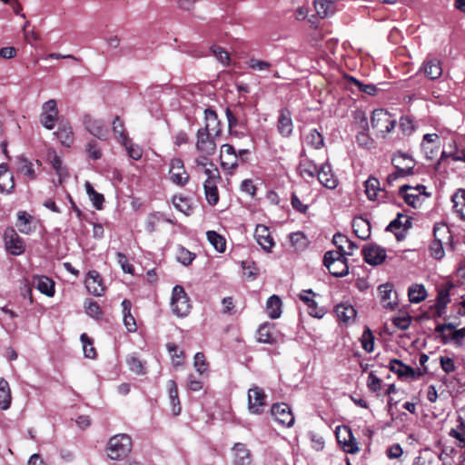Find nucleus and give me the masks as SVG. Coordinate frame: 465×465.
I'll return each instance as SVG.
<instances>
[{"mask_svg":"<svg viewBox=\"0 0 465 465\" xmlns=\"http://www.w3.org/2000/svg\"><path fill=\"white\" fill-rule=\"evenodd\" d=\"M173 204L174 207L184 213L185 215H190L192 213L193 208L189 203V201L185 197L174 195L173 197Z\"/></svg>","mask_w":465,"mask_h":465,"instance_id":"nucleus-47","label":"nucleus"},{"mask_svg":"<svg viewBox=\"0 0 465 465\" xmlns=\"http://www.w3.org/2000/svg\"><path fill=\"white\" fill-rule=\"evenodd\" d=\"M47 158L54 169L56 174L59 176V183H62L64 178L68 176L66 168L63 166L62 159L54 150H49L47 153Z\"/></svg>","mask_w":465,"mask_h":465,"instance_id":"nucleus-26","label":"nucleus"},{"mask_svg":"<svg viewBox=\"0 0 465 465\" xmlns=\"http://www.w3.org/2000/svg\"><path fill=\"white\" fill-rule=\"evenodd\" d=\"M430 255L437 259L440 260L444 257L445 252L443 249V242H440V240H433L430 246Z\"/></svg>","mask_w":465,"mask_h":465,"instance_id":"nucleus-61","label":"nucleus"},{"mask_svg":"<svg viewBox=\"0 0 465 465\" xmlns=\"http://www.w3.org/2000/svg\"><path fill=\"white\" fill-rule=\"evenodd\" d=\"M215 138V136H213L208 133H203L198 130L195 143L197 152L203 155H213L217 148Z\"/></svg>","mask_w":465,"mask_h":465,"instance_id":"nucleus-7","label":"nucleus"},{"mask_svg":"<svg viewBox=\"0 0 465 465\" xmlns=\"http://www.w3.org/2000/svg\"><path fill=\"white\" fill-rule=\"evenodd\" d=\"M409 189H411L410 185H402L400 187L399 193L402 195L405 203L408 205L415 208L417 204L420 203V195L416 193H407V190Z\"/></svg>","mask_w":465,"mask_h":465,"instance_id":"nucleus-46","label":"nucleus"},{"mask_svg":"<svg viewBox=\"0 0 465 465\" xmlns=\"http://www.w3.org/2000/svg\"><path fill=\"white\" fill-rule=\"evenodd\" d=\"M318 180L325 187L333 189L337 186V179L331 173V165L326 163L318 170Z\"/></svg>","mask_w":465,"mask_h":465,"instance_id":"nucleus-21","label":"nucleus"},{"mask_svg":"<svg viewBox=\"0 0 465 465\" xmlns=\"http://www.w3.org/2000/svg\"><path fill=\"white\" fill-rule=\"evenodd\" d=\"M58 117V108L56 101L50 99L44 103L41 109L40 123L41 124L48 129H54L56 120Z\"/></svg>","mask_w":465,"mask_h":465,"instance_id":"nucleus-6","label":"nucleus"},{"mask_svg":"<svg viewBox=\"0 0 465 465\" xmlns=\"http://www.w3.org/2000/svg\"><path fill=\"white\" fill-rule=\"evenodd\" d=\"M15 187L13 175L5 163L0 164V193H11Z\"/></svg>","mask_w":465,"mask_h":465,"instance_id":"nucleus-25","label":"nucleus"},{"mask_svg":"<svg viewBox=\"0 0 465 465\" xmlns=\"http://www.w3.org/2000/svg\"><path fill=\"white\" fill-rule=\"evenodd\" d=\"M315 293L312 290H303L300 293V299L307 305L308 312L311 316L322 319L326 311L322 307H319L317 302L313 300L312 296H314Z\"/></svg>","mask_w":465,"mask_h":465,"instance_id":"nucleus-17","label":"nucleus"},{"mask_svg":"<svg viewBox=\"0 0 465 465\" xmlns=\"http://www.w3.org/2000/svg\"><path fill=\"white\" fill-rule=\"evenodd\" d=\"M85 312L93 317L98 319L102 315V310L96 302L86 300L84 302Z\"/></svg>","mask_w":465,"mask_h":465,"instance_id":"nucleus-57","label":"nucleus"},{"mask_svg":"<svg viewBox=\"0 0 465 465\" xmlns=\"http://www.w3.org/2000/svg\"><path fill=\"white\" fill-rule=\"evenodd\" d=\"M40 292L52 297L54 294V282L46 276H36L32 282Z\"/></svg>","mask_w":465,"mask_h":465,"instance_id":"nucleus-24","label":"nucleus"},{"mask_svg":"<svg viewBox=\"0 0 465 465\" xmlns=\"http://www.w3.org/2000/svg\"><path fill=\"white\" fill-rule=\"evenodd\" d=\"M266 312L270 318L278 319L282 314V301L279 296L272 295L266 302Z\"/></svg>","mask_w":465,"mask_h":465,"instance_id":"nucleus-32","label":"nucleus"},{"mask_svg":"<svg viewBox=\"0 0 465 465\" xmlns=\"http://www.w3.org/2000/svg\"><path fill=\"white\" fill-rule=\"evenodd\" d=\"M12 396L8 382L0 378V409L7 410L11 405Z\"/></svg>","mask_w":465,"mask_h":465,"instance_id":"nucleus-34","label":"nucleus"},{"mask_svg":"<svg viewBox=\"0 0 465 465\" xmlns=\"http://www.w3.org/2000/svg\"><path fill=\"white\" fill-rule=\"evenodd\" d=\"M314 7L317 15L321 18H325L330 15H332L336 11L333 0H315Z\"/></svg>","mask_w":465,"mask_h":465,"instance_id":"nucleus-30","label":"nucleus"},{"mask_svg":"<svg viewBox=\"0 0 465 465\" xmlns=\"http://www.w3.org/2000/svg\"><path fill=\"white\" fill-rule=\"evenodd\" d=\"M204 120L205 124L199 131L219 137L222 134V127L217 114L213 110L207 108L204 110Z\"/></svg>","mask_w":465,"mask_h":465,"instance_id":"nucleus-13","label":"nucleus"},{"mask_svg":"<svg viewBox=\"0 0 465 465\" xmlns=\"http://www.w3.org/2000/svg\"><path fill=\"white\" fill-rule=\"evenodd\" d=\"M122 144L125 147V150L130 158L134 160L141 159L143 155V150L139 145L133 143L129 139H127L125 143H123Z\"/></svg>","mask_w":465,"mask_h":465,"instance_id":"nucleus-51","label":"nucleus"},{"mask_svg":"<svg viewBox=\"0 0 465 465\" xmlns=\"http://www.w3.org/2000/svg\"><path fill=\"white\" fill-rule=\"evenodd\" d=\"M427 296V290L423 284L413 283L408 289V297L411 303H420L424 301Z\"/></svg>","mask_w":465,"mask_h":465,"instance_id":"nucleus-28","label":"nucleus"},{"mask_svg":"<svg viewBox=\"0 0 465 465\" xmlns=\"http://www.w3.org/2000/svg\"><path fill=\"white\" fill-rule=\"evenodd\" d=\"M421 70L428 78L431 80L438 79L442 74L441 62L438 58L428 57L423 62Z\"/></svg>","mask_w":465,"mask_h":465,"instance_id":"nucleus-20","label":"nucleus"},{"mask_svg":"<svg viewBox=\"0 0 465 465\" xmlns=\"http://www.w3.org/2000/svg\"><path fill=\"white\" fill-rule=\"evenodd\" d=\"M393 286L391 283H383L378 287L381 302L384 308L392 310L396 307L397 302L391 301Z\"/></svg>","mask_w":465,"mask_h":465,"instance_id":"nucleus-23","label":"nucleus"},{"mask_svg":"<svg viewBox=\"0 0 465 465\" xmlns=\"http://www.w3.org/2000/svg\"><path fill=\"white\" fill-rule=\"evenodd\" d=\"M290 242L292 246L297 250L303 249L307 244L305 235L301 232H292L290 234Z\"/></svg>","mask_w":465,"mask_h":465,"instance_id":"nucleus-58","label":"nucleus"},{"mask_svg":"<svg viewBox=\"0 0 465 465\" xmlns=\"http://www.w3.org/2000/svg\"><path fill=\"white\" fill-rule=\"evenodd\" d=\"M364 186L367 198L371 201L376 200L378 193L383 192V190L380 186V181L372 176H371L367 181H365Z\"/></svg>","mask_w":465,"mask_h":465,"instance_id":"nucleus-36","label":"nucleus"},{"mask_svg":"<svg viewBox=\"0 0 465 465\" xmlns=\"http://www.w3.org/2000/svg\"><path fill=\"white\" fill-rule=\"evenodd\" d=\"M434 240H440V242L450 241L451 238L450 232L448 226L444 223H436L433 228Z\"/></svg>","mask_w":465,"mask_h":465,"instance_id":"nucleus-45","label":"nucleus"},{"mask_svg":"<svg viewBox=\"0 0 465 465\" xmlns=\"http://www.w3.org/2000/svg\"><path fill=\"white\" fill-rule=\"evenodd\" d=\"M389 367L390 370L396 373L400 378L417 379L422 376L427 371V368H425L424 371H420L419 369L416 371L413 368L405 365L401 361L397 359L391 360Z\"/></svg>","mask_w":465,"mask_h":465,"instance_id":"nucleus-11","label":"nucleus"},{"mask_svg":"<svg viewBox=\"0 0 465 465\" xmlns=\"http://www.w3.org/2000/svg\"><path fill=\"white\" fill-rule=\"evenodd\" d=\"M85 190L94 206L98 210L102 209L104 201V195L97 193L89 182L85 183Z\"/></svg>","mask_w":465,"mask_h":465,"instance_id":"nucleus-43","label":"nucleus"},{"mask_svg":"<svg viewBox=\"0 0 465 465\" xmlns=\"http://www.w3.org/2000/svg\"><path fill=\"white\" fill-rule=\"evenodd\" d=\"M271 413L275 420L286 427H292L294 423V416L287 403H274L271 408Z\"/></svg>","mask_w":465,"mask_h":465,"instance_id":"nucleus-10","label":"nucleus"},{"mask_svg":"<svg viewBox=\"0 0 465 465\" xmlns=\"http://www.w3.org/2000/svg\"><path fill=\"white\" fill-rule=\"evenodd\" d=\"M371 126L377 130V133L381 137H385L387 134L391 133L395 125L396 119L391 114L383 109H376L372 112L371 119Z\"/></svg>","mask_w":465,"mask_h":465,"instance_id":"nucleus-3","label":"nucleus"},{"mask_svg":"<svg viewBox=\"0 0 465 465\" xmlns=\"http://www.w3.org/2000/svg\"><path fill=\"white\" fill-rule=\"evenodd\" d=\"M453 211L457 215L465 221V189H459L452 195Z\"/></svg>","mask_w":465,"mask_h":465,"instance_id":"nucleus-31","label":"nucleus"},{"mask_svg":"<svg viewBox=\"0 0 465 465\" xmlns=\"http://www.w3.org/2000/svg\"><path fill=\"white\" fill-rule=\"evenodd\" d=\"M248 66L252 70L263 72L269 71L272 67V64L263 60H259L256 58H250L248 61Z\"/></svg>","mask_w":465,"mask_h":465,"instance_id":"nucleus-56","label":"nucleus"},{"mask_svg":"<svg viewBox=\"0 0 465 465\" xmlns=\"http://www.w3.org/2000/svg\"><path fill=\"white\" fill-rule=\"evenodd\" d=\"M323 264L335 277H343L349 272L347 260L342 252L329 251L323 257Z\"/></svg>","mask_w":465,"mask_h":465,"instance_id":"nucleus-2","label":"nucleus"},{"mask_svg":"<svg viewBox=\"0 0 465 465\" xmlns=\"http://www.w3.org/2000/svg\"><path fill=\"white\" fill-rule=\"evenodd\" d=\"M207 240L213 246V248L219 252H223L226 249L225 239L217 233L215 231H208L206 232Z\"/></svg>","mask_w":465,"mask_h":465,"instance_id":"nucleus-40","label":"nucleus"},{"mask_svg":"<svg viewBox=\"0 0 465 465\" xmlns=\"http://www.w3.org/2000/svg\"><path fill=\"white\" fill-rule=\"evenodd\" d=\"M304 140L308 146H311L314 149H320L324 144L323 137L322 134L317 131V129H311L305 135Z\"/></svg>","mask_w":465,"mask_h":465,"instance_id":"nucleus-39","label":"nucleus"},{"mask_svg":"<svg viewBox=\"0 0 465 465\" xmlns=\"http://www.w3.org/2000/svg\"><path fill=\"white\" fill-rule=\"evenodd\" d=\"M85 150L88 156L93 160H98L102 157L101 150L95 141H90L86 144Z\"/></svg>","mask_w":465,"mask_h":465,"instance_id":"nucleus-62","label":"nucleus"},{"mask_svg":"<svg viewBox=\"0 0 465 465\" xmlns=\"http://www.w3.org/2000/svg\"><path fill=\"white\" fill-rule=\"evenodd\" d=\"M7 251L13 255H20L25 252V242L13 228H6L4 233Z\"/></svg>","mask_w":465,"mask_h":465,"instance_id":"nucleus-8","label":"nucleus"},{"mask_svg":"<svg viewBox=\"0 0 465 465\" xmlns=\"http://www.w3.org/2000/svg\"><path fill=\"white\" fill-rule=\"evenodd\" d=\"M212 53L216 57V59L223 65L227 66L230 64V55L229 54L223 50L220 46H213Z\"/></svg>","mask_w":465,"mask_h":465,"instance_id":"nucleus-59","label":"nucleus"},{"mask_svg":"<svg viewBox=\"0 0 465 465\" xmlns=\"http://www.w3.org/2000/svg\"><path fill=\"white\" fill-rule=\"evenodd\" d=\"M267 395L258 386H252L248 390V410L252 414H261L266 405Z\"/></svg>","mask_w":465,"mask_h":465,"instance_id":"nucleus-5","label":"nucleus"},{"mask_svg":"<svg viewBox=\"0 0 465 465\" xmlns=\"http://www.w3.org/2000/svg\"><path fill=\"white\" fill-rule=\"evenodd\" d=\"M113 133L120 143H125L128 139L124 123L119 116H116L113 121Z\"/></svg>","mask_w":465,"mask_h":465,"instance_id":"nucleus-44","label":"nucleus"},{"mask_svg":"<svg viewBox=\"0 0 465 465\" xmlns=\"http://www.w3.org/2000/svg\"><path fill=\"white\" fill-rule=\"evenodd\" d=\"M61 143L64 146H70L74 141V134L70 125H60L58 130L54 133Z\"/></svg>","mask_w":465,"mask_h":465,"instance_id":"nucleus-38","label":"nucleus"},{"mask_svg":"<svg viewBox=\"0 0 465 465\" xmlns=\"http://www.w3.org/2000/svg\"><path fill=\"white\" fill-rule=\"evenodd\" d=\"M450 302V292L448 289H441L439 291L435 309L437 317H441L444 312L448 303Z\"/></svg>","mask_w":465,"mask_h":465,"instance_id":"nucleus-35","label":"nucleus"},{"mask_svg":"<svg viewBox=\"0 0 465 465\" xmlns=\"http://www.w3.org/2000/svg\"><path fill=\"white\" fill-rule=\"evenodd\" d=\"M17 171L25 175L28 179L33 180L36 177L35 163L24 156L17 158Z\"/></svg>","mask_w":465,"mask_h":465,"instance_id":"nucleus-33","label":"nucleus"},{"mask_svg":"<svg viewBox=\"0 0 465 465\" xmlns=\"http://www.w3.org/2000/svg\"><path fill=\"white\" fill-rule=\"evenodd\" d=\"M220 158L223 168L231 172L233 171L240 163L237 154L222 156Z\"/></svg>","mask_w":465,"mask_h":465,"instance_id":"nucleus-55","label":"nucleus"},{"mask_svg":"<svg viewBox=\"0 0 465 465\" xmlns=\"http://www.w3.org/2000/svg\"><path fill=\"white\" fill-rule=\"evenodd\" d=\"M169 175L172 183L179 186H184L190 178L184 169L183 162L179 158H174L171 161Z\"/></svg>","mask_w":465,"mask_h":465,"instance_id":"nucleus-9","label":"nucleus"},{"mask_svg":"<svg viewBox=\"0 0 465 465\" xmlns=\"http://www.w3.org/2000/svg\"><path fill=\"white\" fill-rule=\"evenodd\" d=\"M335 313L340 322H349L356 317V310L351 304L341 303L335 307Z\"/></svg>","mask_w":465,"mask_h":465,"instance_id":"nucleus-29","label":"nucleus"},{"mask_svg":"<svg viewBox=\"0 0 465 465\" xmlns=\"http://www.w3.org/2000/svg\"><path fill=\"white\" fill-rule=\"evenodd\" d=\"M336 437L339 444L345 452L355 454L360 450L358 442L349 428L344 427L342 430L337 431Z\"/></svg>","mask_w":465,"mask_h":465,"instance_id":"nucleus-12","label":"nucleus"},{"mask_svg":"<svg viewBox=\"0 0 465 465\" xmlns=\"http://www.w3.org/2000/svg\"><path fill=\"white\" fill-rule=\"evenodd\" d=\"M440 364L442 371L448 374L455 371V370H456L454 361H453V359H451L450 357L440 356Z\"/></svg>","mask_w":465,"mask_h":465,"instance_id":"nucleus-64","label":"nucleus"},{"mask_svg":"<svg viewBox=\"0 0 465 465\" xmlns=\"http://www.w3.org/2000/svg\"><path fill=\"white\" fill-rule=\"evenodd\" d=\"M81 341L83 342L84 356L89 359H94L96 356V351L90 338L85 333H83L81 335Z\"/></svg>","mask_w":465,"mask_h":465,"instance_id":"nucleus-53","label":"nucleus"},{"mask_svg":"<svg viewBox=\"0 0 465 465\" xmlns=\"http://www.w3.org/2000/svg\"><path fill=\"white\" fill-rule=\"evenodd\" d=\"M129 369L136 374H143L144 365L143 362L139 360L136 356L131 355L126 360Z\"/></svg>","mask_w":465,"mask_h":465,"instance_id":"nucleus-54","label":"nucleus"},{"mask_svg":"<svg viewBox=\"0 0 465 465\" xmlns=\"http://www.w3.org/2000/svg\"><path fill=\"white\" fill-rule=\"evenodd\" d=\"M439 135L437 134H426L423 136V141L421 143L422 151L426 153L427 158L431 159L434 150L439 148V145H435L434 147H430L429 144H435L439 142Z\"/></svg>","mask_w":465,"mask_h":465,"instance_id":"nucleus-37","label":"nucleus"},{"mask_svg":"<svg viewBox=\"0 0 465 465\" xmlns=\"http://www.w3.org/2000/svg\"><path fill=\"white\" fill-rule=\"evenodd\" d=\"M274 341L275 340L270 331V324L264 323L261 325L258 330V341L272 344Z\"/></svg>","mask_w":465,"mask_h":465,"instance_id":"nucleus-52","label":"nucleus"},{"mask_svg":"<svg viewBox=\"0 0 465 465\" xmlns=\"http://www.w3.org/2000/svg\"><path fill=\"white\" fill-rule=\"evenodd\" d=\"M235 458L234 465H252L250 451L242 443H235L233 447Z\"/></svg>","mask_w":465,"mask_h":465,"instance_id":"nucleus-27","label":"nucleus"},{"mask_svg":"<svg viewBox=\"0 0 465 465\" xmlns=\"http://www.w3.org/2000/svg\"><path fill=\"white\" fill-rule=\"evenodd\" d=\"M277 130L282 137H290L293 131L292 114L287 108L279 111L277 119Z\"/></svg>","mask_w":465,"mask_h":465,"instance_id":"nucleus-15","label":"nucleus"},{"mask_svg":"<svg viewBox=\"0 0 465 465\" xmlns=\"http://www.w3.org/2000/svg\"><path fill=\"white\" fill-rule=\"evenodd\" d=\"M171 307L173 312L179 317L186 316L190 312L189 298L184 289L180 285H175L173 289Z\"/></svg>","mask_w":465,"mask_h":465,"instance_id":"nucleus-4","label":"nucleus"},{"mask_svg":"<svg viewBox=\"0 0 465 465\" xmlns=\"http://www.w3.org/2000/svg\"><path fill=\"white\" fill-rule=\"evenodd\" d=\"M85 286L88 292L94 296H101L104 292L102 278L98 272L89 271L85 278Z\"/></svg>","mask_w":465,"mask_h":465,"instance_id":"nucleus-18","label":"nucleus"},{"mask_svg":"<svg viewBox=\"0 0 465 465\" xmlns=\"http://www.w3.org/2000/svg\"><path fill=\"white\" fill-rule=\"evenodd\" d=\"M448 147H454V151L450 153L451 159L454 162H462L465 163V149L461 148L460 149L457 145V143L455 141H451Z\"/></svg>","mask_w":465,"mask_h":465,"instance_id":"nucleus-63","label":"nucleus"},{"mask_svg":"<svg viewBox=\"0 0 465 465\" xmlns=\"http://www.w3.org/2000/svg\"><path fill=\"white\" fill-rule=\"evenodd\" d=\"M132 450V440L127 434H117L110 438L107 444V455L111 460L125 458Z\"/></svg>","mask_w":465,"mask_h":465,"instance_id":"nucleus-1","label":"nucleus"},{"mask_svg":"<svg viewBox=\"0 0 465 465\" xmlns=\"http://www.w3.org/2000/svg\"><path fill=\"white\" fill-rule=\"evenodd\" d=\"M318 167L312 162L301 163L298 168L299 173L302 178H313L317 176Z\"/></svg>","mask_w":465,"mask_h":465,"instance_id":"nucleus-42","label":"nucleus"},{"mask_svg":"<svg viewBox=\"0 0 465 465\" xmlns=\"http://www.w3.org/2000/svg\"><path fill=\"white\" fill-rule=\"evenodd\" d=\"M84 124L85 129L99 140L105 141L108 138L109 131L102 120L85 116Z\"/></svg>","mask_w":465,"mask_h":465,"instance_id":"nucleus-14","label":"nucleus"},{"mask_svg":"<svg viewBox=\"0 0 465 465\" xmlns=\"http://www.w3.org/2000/svg\"><path fill=\"white\" fill-rule=\"evenodd\" d=\"M352 228L355 235L361 240H366L371 235V224L363 217H355L352 220Z\"/></svg>","mask_w":465,"mask_h":465,"instance_id":"nucleus-22","label":"nucleus"},{"mask_svg":"<svg viewBox=\"0 0 465 465\" xmlns=\"http://www.w3.org/2000/svg\"><path fill=\"white\" fill-rule=\"evenodd\" d=\"M32 216L25 212H19L17 217V226L20 232L28 234L31 232L30 222Z\"/></svg>","mask_w":465,"mask_h":465,"instance_id":"nucleus-48","label":"nucleus"},{"mask_svg":"<svg viewBox=\"0 0 465 465\" xmlns=\"http://www.w3.org/2000/svg\"><path fill=\"white\" fill-rule=\"evenodd\" d=\"M203 188L208 203L214 206L219 201L216 182H204Z\"/></svg>","mask_w":465,"mask_h":465,"instance_id":"nucleus-41","label":"nucleus"},{"mask_svg":"<svg viewBox=\"0 0 465 465\" xmlns=\"http://www.w3.org/2000/svg\"><path fill=\"white\" fill-rule=\"evenodd\" d=\"M364 260L371 265H379L386 258V252L383 248L377 244H370L363 250Z\"/></svg>","mask_w":465,"mask_h":465,"instance_id":"nucleus-16","label":"nucleus"},{"mask_svg":"<svg viewBox=\"0 0 465 465\" xmlns=\"http://www.w3.org/2000/svg\"><path fill=\"white\" fill-rule=\"evenodd\" d=\"M195 258V254L183 246L177 247L176 259L183 265H189Z\"/></svg>","mask_w":465,"mask_h":465,"instance_id":"nucleus-49","label":"nucleus"},{"mask_svg":"<svg viewBox=\"0 0 465 465\" xmlns=\"http://www.w3.org/2000/svg\"><path fill=\"white\" fill-rule=\"evenodd\" d=\"M361 346L367 352H371L374 349V337L370 328L366 327L361 338Z\"/></svg>","mask_w":465,"mask_h":465,"instance_id":"nucleus-50","label":"nucleus"},{"mask_svg":"<svg viewBox=\"0 0 465 465\" xmlns=\"http://www.w3.org/2000/svg\"><path fill=\"white\" fill-rule=\"evenodd\" d=\"M393 324L401 330H407L411 323V317L403 313L392 318Z\"/></svg>","mask_w":465,"mask_h":465,"instance_id":"nucleus-60","label":"nucleus"},{"mask_svg":"<svg viewBox=\"0 0 465 465\" xmlns=\"http://www.w3.org/2000/svg\"><path fill=\"white\" fill-rule=\"evenodd\" d=\"M254 236L258 244L265 252H271L272 247L274 245V242L267 226L263 224H258L255 229Z\"/></svg>","mask_w":465,"mask_h":465,"instance_id":"nucleus-19","label":"nucleus"}]
</instances>
